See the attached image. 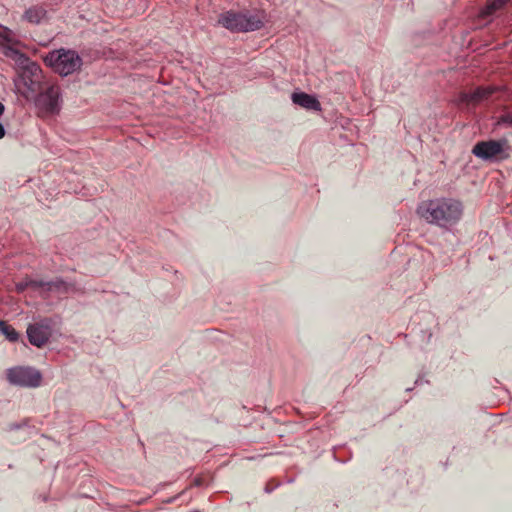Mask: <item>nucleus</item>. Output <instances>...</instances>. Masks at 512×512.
<instances>
[{
  "instance_id": "obj_16",
  "label": "nucleus",
  "mask_w": 512,
  "mask_h": 512,
  "mask_svg": "<svg viewBox=\"0 0 512 512\" xmlns=\"http://www.w3.org/2000/svg\"><path fill=\"white\" fill-rule=\"evenodd\" d=\"M28 288H30V278H25L15 285V289L18 293H22Z\"/></svg>"
},
{
  "instance_id": "obj_11",
  "label": "nucleus",
  "mask_w": 512,
  "mask_h": 512,
  "mask_svg": "<svg viewBox=\"0 0 512 512\" xmlns=\"http://www.w3.org/2000/svg\"><path fill=\"white\" fill-rule=\"evenodd\" d=\"M497 88L495 86L478 87L473 92L463 93L461 96L462 102L465 103H479L483 100L489 99Z\"/></svg>"
},
{
  "instance_id": "obj_9",
  "label": "nucleus",
  "mask_w": 512,
  "mask_h": 512,
  "mask_svg": "<svg viewBox=\"0 0 512 512\" xmlns=\"http://www.w3.org/2000/svg\"><path fill=\"white\" fill-rule=\"evenodd\" d=\"M78 292H82V288L74 281H67L61 277L48 281L47 293L68 294Z\"/></svg>"
},
{
  "instance_id": "obj_12",
  "label": "nucleus",
  "mask_w": 512,
  "mask_h": 512,
  "mask_svg": "<svg viewBox=\"0 0 512 512\" xmlns=\"http://www.w3.org/2000/svg\"><path fill=\"white\" fill-rule=\"evenodd\" d=\"M47 11L41 6L28 8L24 13V19L33 24H39L46 16Z\"/></svg>"
},
{
  "instance_id": "obj_21",
  "label": "nucleus",
  "mask_w": 512,
  "mask_h": 512,
  "mask_svg": "<svg viewBox=\"0 0 512 512\" xmlns=\"http://www.w3.org/2000/svg\"><path fill=\"white\" fill-rule=\"evenodd\" d=\"M274 489L275 487L271 486L269 483L265 486L266 493H271Z\"/></svg>"
},
{
  "instance_id": "obj_6",
  "label": "nucleus",
  "mask_w": 512,
  "mask_h": 512,
  "mask_svg": "<svg viewBox=\"0 0 512 512\" xmlns=\"http://www.w3.org/2000/svg\"><path fill=\"white\" fill-rule=\"evenodd\" d=\"M7 381L14 386L37 388L42 382V373L31 366H15L6 370Z\"/></svg>"
},
{
  "instance_id": "obj_20",
  "label": "nucleus",
  "mask_w": 512,
  "mask_h": 512,
  "mask_svg": "<svg viewBox=\"0 0 512 512\" xmlns=\"http://www.w3.org/2000/svg\"><path fill=\"white\" fill-rule=\"evenodd\" d=\"M6 134V130L4 125L0 122V139H2Z\"/></svg>"
},
{
  "instance_id": "obj_1",
  "label": "nucleus",
  "mask_w": 512,
  "mask_h": 512,
  "mask_svg": "<svg viewBox=\"0 0 512 512\" xmlns=\"http://www.w3.org/2000/svg\"><path fill=\"white\" fill-rule=\"evenodd\" d=\"M417 213L429 224L450 229L460 221L463 205L453 198H436L422 202L417 208Z\"/></svg>"
},
{
  "instance_id": "obj_22",
  "label": "nucleus",
  "mask_w": 512,
  "mask_h": 512,
  "mask_svg": "<svg viewBox=\"0 0 512 512\" xmlns=\"http://www.w3.org/2000/svg\"><path fill=\"white\" fill-rule=\"evenodd\" d=\"M4 111H5V106L3 105L2 102H0V116L3 115Z\"/></svg>"
},
{
  "instance_id": "obj_17",
  "label": "nucleus",
  "mask_w": 512,
  "mask_h": 512,
  "mask_svg": "<svg viewBox=\"0 0 512 512\" xmlns=\"http://www.w3.org/2000/svg\"><path fill=\"white\" fill-rule=\"evenodd\" d=\"M11 35H12V32L7 28H5L4 31L2 33H0V37L7 43H11L13 41Z\"/></svg>"
},
{
  "instance_id": "obj_13",
  "label": "nucleus",
  "mask_w": 512,
  "mask_h": 512,
  "mask_svg": "<svg viewBox=\"0 0 512 512\" xmlns=\"http://www.w3.org/2000/svg\"><path fill=\"white\" fill-rule=\"evenodd\" d=\"M0 332L10 342H17L19 340V333L9 325L6 321L0 319Z\"/></svg>"
},
{
  "instance_id": "obj_2",
  "label": "nucleus",
  "mask_w": 512,
  "mask_h": 512,
  "mask_svg": "<svg viewBox=\"0 0 512 512\" xmlns=\"http://www.w3.org/2000/svg\"><path fill=\"white\" fill-rule=\"evenodd\" d=\"M2 53L9 59L13 60L18 69V82L17 85H23L26 92L23 93L25 97L30 94H36L42 89L43 72L40 65L32 61L25 53L10 46L4 45Z\"/></svg>"
},
{
  "instance_id": "obj_8",
  "label": "nucleus",
  "mask_w": 512,
  "mask_h": 512,
  "mask_svg": "<svg viewBox=\"0 0 512 512\" xmlns=\"http://www.w3.org/2000/svg\"><path fill=\"white\" fill-rule=\"evenodd\" d=\"M507 144V139L479 141L474 145L472 153L482 160H492L504 151Z\"/></svg>"
},
{
  "instance_id": "obj_5",
  "label": "nucleus",
  "mask_w": 512,
  "mask_h": 512,
  "mask_svg": "<svg viewBox=\"0 0 512 512\" xmlns=\"http://www.w3.org/2000/svg\"><path fill=\"white\" fill-rule=\"evenodd\" d=\"M34 97V104L43 114H57L61 109V89L56 84L42 85V89Z\"/></svg>"
},
{
  "instance_id": "obj_23",
  "label": "nucleus",
  "mask_w": 512,
  "mask_h": 512,
  "mask_svg": "<svg viewBox=\"0 0 512 512\" xmlns=\"http://www.w3.org/2000/svg\"><path fill=\"white\" fill-rule=\"evenodd\" d=\"M422 382H423V381H422V379L418 378V379L415 381V384H416V385H420Z\"/></svg>"
},
{
  "instance_id": "obj_3",
  "label": "nucleus",
  "mask_w": 512,
  "mask_h": 512,
  "mask_svg": "<svg viewBox=\"0 0 512 512\" xmlns=\"http://www.w3.org/2000/svg\"><path fill=\"white\" fill-rule=\"evenodd\" d=\"M44 62L61 76H68L80 70L83 64L76 51L63 48L49 52Z\"/></svg>"
},
{
  "instance_id": "obj_7",
  "label": "nucleus",
  "mask_w": 512,
  "mask_h": 512,
  "mask_svg": "<svg viewBox=\"0 0 512 512\" xmlns=\"http://www.w3.org/2000/svg\"><path fill=\"white\" fill-rule=\"evenodd\" d=\"M52 327L53 321L47 317L30 324L26 331L29 342L37 348L43 347L52 335Z\"/></svg>"
},
{
  "instance_id": "obj_19",
  "label": "nucleus",
  "mask_w": 512,
  "mask_h": 512,
  "mask_svg": "<svg viewBox=\"0 0 512 512\" xmlns=\"http://www.w3.org/2000/svg\"><path fill=\"white\" fill-rule=\"evenodd\" d=\"M21 427H22V424H19V423H12L9 425L10 430H17V429H20Z\"/></svg>"
},
{
  "instance_id": "obj_14",
  "label": "nucleus",
  "mask_w": 512,
  "mask_h": 512,
  "mask_svg": "<svg viewBox=\"0 0 512 512\" xmlns=\"http://www.w3.org/2000/svg\"><path fill=\"white\" fill-rule=\"evenodd\" d=\"M30 288L33 290H41L47 293L48 281L30 279Z\"/></svg>"
},
{
  "instance_id": "obj_10",
  "label": "nucleus",
  "mask_w": 512,
  "mask_h": 512,
  "mask_svg": "<svg viewBox=\"0 0 512 512\" xmlns=\"http://www.w3.org/2000/svg\"><path fill=\"white\" fill-rule=\"evenodd\" d=\"M291 100L295 105H298L309 111H320L321 104L319 100L311 94L305 92H293Z\"/></svg>"
},
{
  "instance_id": "obj_4",
  "label": "nucleus",
  "mask_w": 512,
  "mask_h": 512,
  "mask_svg": "<svg viewBox=\"0 0 512 512\" xmlns=\"http://www.w3.org/2000/svg\"><path fill=\"white\" fill-rule=\"evenodd\" d=\"M218 23L232 32L256 31L263 26L257 15L227 11L219 16Z\"/></svg>"
},
{
  "instance_id": "obj_15",
  "label": "nucleus",
  "mask_w": 512,
  "mask_h": 512,
  "mask_svg": "<svg viewBox=\"0 0 512 512\" xmlns=\"http://www.w3.org/2000/svg\"><path fill=\"white\" fill-rule=\"evenodd\" d=\"M497 124L512 127V114L505 113V114L501 115L497 121Z\"/></svg>"
},
{
  "instance_id": "obj_18",
  "label": "nucleus",
  "mask_w": 512,
  "mask_h": 512,
  "mask_svg": "<svg viewBox=\"0 0 512 512\" xmlns=\"http://www.w3.org/2000/svg\"><path fill=\"white\" fill-rule=\"evenodd\" d=\"M193 484L197 487H200L203 485V480L200 477H196L193 481Z\"/></svg>"
}]
</instances>
